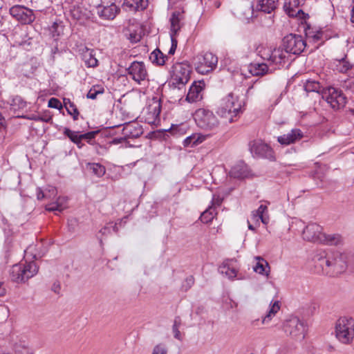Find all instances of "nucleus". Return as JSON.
<instances>
[{
	"label": "nucleus",
	"instance_id": "f257e3e1",
	"mask_svg": "<svg viewBox=\"0 0 354 354\" xmlns=\"http://www.w3.org/2000/svg\"><path fill=\"white\" fill-rule=\"evenodd\" d=\"M348 254L339 251L331 252L325 254H319L316 258L319 261L320 266L329 275H337L344 272L348 266Z\"/></svg>",
	"mask_w": 354,
	"mask_h": 354
},
{
	"label": "nucleus",
	"instance_id": "f03ea898",
	"mask_svg": "<svg viewBox=\"0 0 354 354\" xmlns=\"http://www.w3.org/2000/svg\"><path fill=\"white\" fill-rule=\"evenodd\" d=\"M241 109L242 104L239 97L232 93H230L221 100L216 113L230 122H232L234 118L241 113Z\"/></svg>",
	"mask_w": 354,
	"mask_h": 354
},
{
	"label": "nucleus",
	"instance_id": "7ed1b4c3",
	"mask_svg": "<svg viewBox=\"0 0 354 354\" xmlns=\"http://www.w3.org/2000/svg\"><path fill=\"white\" fill-rule=\"evenodd\" d=\"M335 334L342 344H351L354 338V319L346 317L338 319L335 323Z\"/></svg>",
	"mask_w": 354,
	"mask_h": 354
},
{
	"label": "nucleus",
	"instance_id": "20e7f679",
	"mask_svg": "<svg viewBox=\"0 0 354 354\" xmlns=\"http://www.w3.org/2000/svg\"><path fill=\"white\" fill-rule=\"evenodd\" d=\"M259 55L263 60L269 62L276 68L283 66L288 61L287 52L281 48L274 49L268 47L262 48L259 50Z\"/></svg>",
	"mask_w": 354,
	"mask_h": 354
},
{
	"label": "nucleus",
	"instance_id": "39448f33",
	"mask_svg": "<svg viewBox=\"0 0 354 354\" xmlns=\"http://www.w3.org/2000/svg\"><path fill=\"white\" fill-rule=\"evenodd\" d=\"M184 14L183 12L176 10L172 12L170 18V31L169 35L171 37V47L168 51L169 55H174L177 48L178 40L176 37L181 28L184 25Z\"/></svg>",
	"mask_w": 354,
	"mask_h": 354
},
{
	"label": "nucleus",
	"instance_id": "423d86ee",
	"mask_svg": "<svg viewBox=\"0 0 354 354\" xmlns=\"http://www.w3.org/2000/svg\"><path fill=\"white\" fill-rule=\"evenodd\" d=\"M218 64V57L212 53L206 52L195 58V68L198 73L206 75L214 70Z\"/></svg>",
	"mask_w": 354,
	"mask_h": 354
},
{
	"label": "nucleus",
	"instance_id": "0eeeda50",
	"mask_svg": "<svg viewBox=\"0 0 354 354\" xmlns=\"http://www.w3.org/2000/svg\"><path fill=\"white\" fill-rule=\"evenodd\" d=\"M322 96L333 109L343 108L346 103V97L342 91L334 87L322 89Z\"/></svg>",
	"mask_w": 354,
	"mask_h": 354
},
{
	"label": "nucleus",
	"instance_id": "6e6552de",
	"mask_svg": "<svg viewBox=\"0 0 354 354\" xmlns=\"http://www.w3.org/2000/svg\"><path fill=\"white\" fill-rule=\"evenodd\" d=\"M283 330L287 335L297 341L304 339L306 326L298 317H293L286 320L283 324Z\"/></svg>",
	"mask_w": 354,
	"mask_h": 354
},
{
	"label": "nucleus",
	"instance_id": "1a4fd4ad",
	"mask_svg": "<svg viewBox=\"0 0 354 354\" xmlns=\"http://www.w3.org/2000/svg\"><path fill=\"white\" fill-rule=\"evenodd\" d=\"M194 118L196 124L205 130H213L218 125V121L214 113L204 109L196 110Z\"/></svg>",
	"mask_w": 354,
	"mask_h": 354
},
{
	"label": "nucleus",
	"instance_id": "9d476101",
	"mask_svg": "<svg viewBox=\"0 0 354 354\" xmlns=\"http://www.w3.org/2000/svg\"><path fill=\"white\" fill-rule=\"evenodd\" d=\"M39 268L33 261L29 262L23 266L15 265L12 269L13 280L17 282H24L34 277L38 272Z\"/></svg>",
	"mask_w": 354,
	"mask_h": 354
},
{
	"label": "nucleus",
	"instance_id": "9b49d317",
	"mask_svg": "<svg viewBox=\"0 0 354 354\" xmlns=\"http://www.w3.org/2000/svg\"><path fill=\"white\" fill-rule=\"evenodd\" d=\"M191 68L185 62H178L173 65L171 80L174 84L180 86L186 84L190 78Z\"/></svg>",
	"mask_w": 354,
	"mask_h": 354
},
{
	"label": "nucleus",
	"instance_id": "f8f14e48",
	"mask_svg": "<svg viewBox=\"0 0 354 354\" xmlns=\"http://www.w3.org/2000/svg\"><path fill=\"white\" fill-rule=\"evenodd\" d=\"M283 45L287 53L299 55L306 47V41L301 35L290 34L283 39Z\"/></svg>",
	"mask_w": 354,
	"mask_h": 354
},
{
	"label": "nucleus",
	"instance_id": "ddd939ff",
	"mask_svg": "<svg viewBox=\"0 0 354 354\" xmlns=\"http://www.w3.org/2000/svg\"><path fill=\"white\" fill-rule=\"evenodd\" d=\"M161 111L160 100L153 97L148 102L145 109L143 110V115L145 121L150 124H156L160 122V113Z\"/></svg>",
	"mask_w": 354,
	"mask_h": 354
},
{
	"label": "nucleus",
	"instance_id": "4468645a",
	"mask_svg": "<svg viewBox=\"0 0 354 354\" xmlns=\"http://www.w3.org/2000/svg\"><path fill=\"white\" fill-rule=\"evenodd\" d=\"M250 151L253 156L265 158L270 160L275 159L272 149L260 140L250 143Z\"/></svg>",
	"mask_w": 354,
	"mask_h": 354
},
{
	"label": "nucleus",
	"instance_id": "2eb2a0df",
	"mask_svg": "<svg viewBox=\"0 0 354 354\" xmlns=\"http://www.w3.org/2000/svg\"><path fill=\"white\" fill-rule=\"evenodd\" d=\"M120 11V8L113 1L108 2L102 0V3L96 7V12L102 19L112 20Z\"/></svg>",
	"mask_w": 354,
	"mask_h": 354
},
{
	"label": "nucleus",
	"instance_id": "dca6fc26",
	"mask_svg": "<svg viewBox=\"0 0 354 354\" xmlns=\"http://www.w3.org/2000/svg\"><path fill=\"white\" fill-rule=\"evenodd\" d=\"M128 74L137 83L141 84L147 80L148 73L145 64L142 62H133L127 68Z\"/></svg>",
	"mask_w": 354,
	"mask_h": 354
},
{
	"label": "nucleus",
	"instance_id": "f3484780",
	"mask_svg": "<svg viewBox=\"0 0 354 354\" xmlns=\"http://www.w3.org/2000/svg\"><path fill=\"white\" fill-rule=\"evenodd\" d=\"M10 15L24 24H28L35 20L32 10L21 6H15L10 9Z\"/></svg>",
	"mask_w": 354,
	"mask_h": 354
},
{
	"label": "nucleus",
	"instance_id": "a211bd4d",
	"mask_svg": "<svg viewBox=\"0 0 354 354\" xmlns=\"http://www.w3.org/2000/svg\"><path fill=\"white\" fill-rule=\"evenodd\" d=\"M302 236L304 240L320 243L322 238L324 237L322 227L315 223H309L304 229Z\"/></svg>",
	"mask_w": 354,
	"mask_h": 354
},
{
	"label": "nucleus",
	"instance_id": "6ab92c4d",
	"mask_svg": "<svg viewBox=\"0 0 354 354\" xmlns=\"http://www.w3.org/2000/svg\"><path fill=\"white\" fill-rule=\"evenodd\" d=\"M304 136L299 129H292L290 131L277 137V141L281 145H289L300 140Z\"/></svg>",
	"mask_w": 354,
	"mask_h": 354
},
{
	"label": "nucleus",
	"instance_id": "aec40b11",
	"mask_svg": "<svg viewBox=\"0 0 354 354\" xmlns=\"http://www.w3.org/2000/svg\"><path fill=\"white\" fill-rule=\"evenodd\" d=\"M229 175L234 178L242 179L250 175V171L247 165L240 161L231 168Z\"/></svg>",
	"mask_w": 354,
	"mask_h": 354
},
{
	"label": "nucleus",
	"instance_id": "412c9836",
	"mask_svg": "<svg viewBox=\"0 0 354 354\" xmlns=\"http://www.w3.org/2000/svg\"><path fill=\"white\" fill-rule=\"evenodd\" d=\"M203 84L201 82H194L190 86L186 97V100L189 102H196L202 99V91Z\"/></svg>",
	"mask_w": 354,
	"mask_h": 354
},
{
	"label": "nucleus",
	"instance_id": "4be33fe9",
	"mask_svg": "<svg viewBox=\"0 0 354 354\" xmlns=\"http://www.w3.org/2000/svg\"><path fill=\"white\" fill-rule=\"evenodd\" d=\"M147 5V0H124L122 4V8L126 10L135 12L145 9Z\"/></svg>",
	"mask_w": 354,
	"mask_h": 354
},
{
	"label": "nucleus",
	"instance_id": "5701e85b",
	"mask_svg": "<svg viewBox=\"0 0 354 354\" xmlns=\"http://www.w3.org/2000/svg\"><path fill=\"white\" fill-rule=\"evenodd\" d=\"M280 310V304L279 301H272L269 305L266 314L262 317L261 324L265 325L269 324L276 314Z\"/></svg>",
	"mask_w": 354,
	"mask_h": 354
},
{
	"label": "nucleus",
	"instance_id": "b1692460",
	"mask_svg": "<svg viewBox=\"0 0 354 354\" xmlns=\"http://www.w3.org/2000/svg\"><path fill=\"white\" fill-rule=\"evenodd\" d=\"M82 59L87 67H95L97 65V59L95 57L93 50L86 47L82 49Z\"/></svg>",
	"mask_w": 354,
	"mask_h": 354
},
{
	"label": "nucleus",
	"instance_id": "393cba45",
	"mask_svg": "<svg viewBox=\"0 0 354 354\" xmlns=\"http://www.w3.org/2000/svg\"><path fill=\"white\" fill-rule=\"evenodd\" d=\"M255 265L253 266V270L262 275L268 276L270 272V266L268 263L261 257H255Z\"/></svg>",
	"mask_w": 354,
	"mask_h": 354
},
{
	"label": "nucleus",
	"instance_id": "a878e982",
	"mask_svg": "<svg viewBox=\"0 0 354 354\" xmlns=\"http://www.w3.org/2000/svg\"><path fill=\"white\" fill-rule=\"evenodd\" d=\"M207 138V135L198 133H193L184 140L183 145L187 147H193L204 142Z\"/></svg>",
	"mask_w": 354,
	"mask_h": 354
},
{
	"label": "nucleus",
	"instance_id": "bb28decb",
	"mask_svg": "<svg viewBox=\"0 0 354 354\" xmlns=\"http://www.w3.org/2000/svg\"><path fill=\"white\" fill-rule=\"evenodd\" d=\"M218 271L221 274L225 275L230 279H235L237 274V270L232 266L231 261L223 262V264L219 266Z\"/></svg>",
	"mask_w": 354,
	"mask_h": 354
},
{
	"label": "nucleus",
	"instance_id": "cd10ccee",
	"mask_svg": "<svg viewBox=\"0 0 354 354\" xmlns=\"http://www.w3.org/2000/svg\"><path fill=\"white\" fill-rule=\"evenodd\" d=\"M123 132L129 138H137L142 133V129L138 124L129 123L123 128Z\"/></svg>",
	"mask_w": 354,
	"mask_h": 354
},
{
	"label": "nucleus",
	"instance_id": "c85d7f7f",
	"mask_svg": "<svg viewBox=\"0 0 354 354\" xmlns=\"http://www.w3.org/2000/svg\"><path fill=\"white\" fill-rule=\"evenodd\" d=\"M67 207V198L59 196L55 202L48 204L46 209L50 212L58 211L62 212Z\"/></svg>",
	"mask_w": 354,
	"mask_h": 354
},
{
	"label": "nucleus",
	"instance_id": "c756f323",
	"mask_svg": "<svg viewBox=\"0 0 354 354\" xmlns=\"http://www.w3.org/2000/svg\"><path fill=\"white\" fill-rule=\"evenodd\" d=\"M333 65L335 69L342 73H345L351 70L353 67V64L347 59L346 56L341 59H336L333 61Z\"/></svg>",
	"mask_w": 354,
	"mask_h": 354
},
{
	"label": "nucleus",
	"instance_id": "7c9ffc66",
	"mask_svg": "<svg viewBox=\"0 0 354 354\" xmlns=\"http://www.w3.org/2000/svg\"><path fill=\"white\" fill-rule=\"evenodd\" d=\"M268 66L265 63H252L249 66L250 73L254 76L264 75L268 72Z\"/></svg>",
	"mask_w": 354,
	"mask_h": 354
},
{
	"label": "nucleus",
	"instance_id": "2f4dec72",
	"mask_svg": "<svg viewBox=\"0 0 354 354\" xmlns=\"http://www.w3.org/2000/svg\"><path fill=\"white\" fill-rule=\"evenodd\" d=\"M277 5V0H259L257 8L266 12L270 13Z\"/></svg>",
	"mask_w": 354,
	"mask_h": 354
},
{
	"label": "nucleus",
	"instance_id": "473e14b6",
	"mask_svg": "<svg viewBox=\"0 0 354 354\" xmlns=\"http://www.w3.org/2000/svg\"><path fill=\"white\" fill-rule=\"evenodd\" d=\"M149 59L153 64L157 66H163L168 57L157 48L150 54Z\"/></svg>",
	"mask_w": 354,
	"mask_h": 354
},
{
	"label": "nucleus",
	"instance_id": "72a5a7b5",
	"mask_svg": "<svg viewBox=\"0 0 354 354\" xmlns=\"http://www.w3.org/2000/svg\"><path fill=\"white\" fill-rule=\"evenodd\" d=\"M343 240L339 234H326L324 233V237L322 238L320 243L329 245H338L342 243Z\"/></svg>",
	"mask_w": 354,
	"mask_h": 354
},
{
	"label": "nucleus",
	"instance_id": "f704fd0d",
	"mask_svg": "<svg viewBox=\"0 0 354 354\" xmlns=\"http://www.w3.org/2000/svg\"><path fill=\"white\" fill-rule=\"evenodd\" d=\"M304 84V88L306 91V93H322V86L320 83L318 81L314 80H306L303 83Z\"/></svg>",
	"mask_w": 354,
	"mask_h": 354
},
{
	"label": "nucleus",
	"instance_id": "c9c22d12",
	"mask_svg": "<svg viewBox=\"0 0 354 354\" xmlns=\"http://www.w3.org/2000/svg\"><path fill=\"white\" fill-rule=\"evenodd\" d=\"M299 5V0H285L283 4V8L286 13L289 16H295L300 10L296 11L295 8H297Z\"/></svg>",
	"mask_w": 354,
	"mask_h": 354
},
{
	"label": "nucleus",
	"instance_id": "e433bc0d",
	"mask_svg": "<svg viewBox=\"0 0 354 354\" xmlns=\"http://www.w3.org/2000/svg\"><path fill=\"white\" fill-rule=\"evenodd\" d=\"M86 169L91 171L95 176L100 178L105 174V167L100 163L88 162L86 164Z\"/></svg>",
	"mask_w": 354,
	"mask_h": 354
},
{
	"label": "nucleus",
	"instance_id": "4c0bfd02",
	"mask_svg": "<svg viewBox=\"0 0 354 354\" xmlns=\"http://www.w3.org/2000/svg\"><path fill=\"white\" fill-rule=\"evenodd\" d=\"M64 26L61 21H55L50 27V31L52 36L57 39L60 36L64 34Z\"/></svg>",
	"mask_w": 354,
	"mask_h": 354
},
{
	"label": "nucleus",
	"instance_id": "58836bf2",
	"mask_svg": "<svg viewBox=\"0 0 354 354\" xmlns=\"http://www.w3.org/2000/svg\"><path fill=\"white\" fill-rule=\"evenodd\" d=\"M215 215V209L211 206L202 213L201 215V221L204 223H208L213 220Z\"/></svg>",
	"mask_w": 354,
	"mask_h": 354
},
{
	"label": "nucleus",
	"instance_id": "ea45409f",
	"mask_svg": "<svg viewBox=\"0 0 354 354\" xmlns=\"http://www.w3.org/2000/svg\"><path fill=\"white\" fill-rule=\"evenodd\" d=\"M255 211V214H259L261 218V223L267 225L269 223L270 218L268 212V207L265 205H261Z\"/></svg>",
	"mask_w": 354,
	"mask_h": 354
},
{
	"label": "nucleus",
	"instance_id": "a19ab883",
	"mask_svg": "<svg viewBox=\"0 0 354 354\" xmlns=\"http://www.w3.org/2000/svg\"><path fill=\"white\" fill-rule=\"evenodd\" d=\"M64 106L65 108L68 112V113L73 116V118L74 120H77L79 112L76 107V106L71 102L69 100H68V102H66V100H64Z\"/></svg>",
	"mask_w": 354,
	"mask_h": 354
},
{
	"label": "nucleus",
	"instance_id": "79ce46f5",
	"mask_svg": "<svg viewBox=\"0 0 354 354\" xmlns=\"http://www.w3.org/2000/svg\"><path fill=\"white\" fill-rule=\"evenodd\" d=\"M71 17L77 21H81L86 18V13L83 12L80 7L73 6L70 10Z\"/></svg>",
	"mask_w": 354,
	"mask_h": 354
},
{
	"label": "nucleus",
	"instance_id": "37998d69",
	"mask_svg": "<svg viewBox=\"0 0 354 354\" xmlns=\"http://www.w3.org/2000/svg\"><path fill=\"white\" fill-rule=\"evenodd\" d=\"M104 92V88L101 85L93 86L87 93V97L94 100L97 97L99 94H102Z\"/></svg>",
	"mask_w": 354,
	"mask_h": 354
},
{
	"label": "nucleus",
	"instance_id": "c03bdc74",
	"mask_svg": "<svg viewBox=\"0 0 354 354\" xmlns=\"http://www.w3.org/2000/svg\"><path fill=\"white\" fill-rule=\"evenodd\" d=\"M64 134L73 143L77 142L79 139H82L80 132L72 131L68 128L64 129Z\"/></svg>",
	"mask_w": 354,
	"mask_h": 354
},
{
	"label": "nucleus",
	"instance_id": "a18cd8bd",
	"mask_svg": "<svg viewBox=\"0 0 354 354\" xmlns=\"http://www.w3.org/2000/svg\"><path fill=\"white\" fill-rule=\"evenodd\" d=\"M180 324H181L180 319L179 317L175 318L174 324L172 326V331H173L174 337L178 340H182V335L179 330Z\"/></svg>",
	"mask_w": 354,
	"mask_h": 354
},
{
	"label": "nucleus",
	"instance_id": "49530a36",
	"mask_svg": "<svg viewBox=\"0 0 354 354\" xmlns=\"http://www.w3.org/2000/svg\"><path fill=\"white\" fill-rule=\"evenodd\" d=\"M112 230L116 232L117 227L115 225L111 224L110 225L104 226V227H102L100 230V234H102V236L99 237L100 241H102L103 236L110 234Z\"/></svg>",
	"mask_w": 354,
	"mask_h": 354
},
{
	"label": "nucleus",
	"instance_id": "de8ad7c7",
	"mask_svg": "<svg viewBox=\"0 0 354 354\" xmlns=\"http://www.w3.org/2000/svg\"><path fill=\"white\" fill-rule=\"evenodd\" d=\"M168 348L165 343H160L156 345L151 354H167Z\"/></svg>",
	"mask_w": 354,
	"mask_h": 354
},
{
	"label": "nucleus",
	"instance_id": "09e8293b",
	"mask_svg": "<svg viewBox=\"0 0 354 354\" xmlns=\"http://www.w3.org/2000/svg\"><path fill=\"white\" fill-rule=\"evenodd\" d=\"M188 125L187 124H180L173 127L172 131L174 133L181 136L186 133Z\"/></svg>",
	"mask_w": 354,
	"mask_h": 354
},
{
	"label": "nucleus",
	"instance_id": "8fccbe9b",
	"mask_svg": "<svg viewBox=\"0 0 354 354\" xmlns=\"http://www.w3.org/2000/svg\"><path fill=\"white\" fill-rule=\"evenodd\" d=\"M12 105L17 106L18 109H24L26 106V102L20 96H15L12 99Z\"/></svg>",
	"mask_w": 354,
	"mask_h": 354
},
{
	"label": "nucleus",
	"instance_id": "3c124183",
	"mask_svg": "<svg viewBox=\"0 0 354 354\" xmlns=\"http://www.w3.org/2000/svg\"><path fill=\"white\" fill-rule=\"evenodd\" d=\"M253 10L252 6H248L245 8V10L243 12L240 18H241L244 21H248L252 17Z\"/></svg>",
	"mask_w": 354,
	"mask_h": 354
},
{
	"label": "nucleus",
	"instance_id": "603ef678",
	"mask_svg": "<svg viewBox=\"0 0 354 354\" xmlns=\"http://www.w3.org/2000/svg\"><path fill=\"white\" fill-rule=\"evenodd\" d=\"M48 106L50 108H53V109H62V104L61 102L55 97H52L48 100Z\"/></svg>",
	"mask_w": 354,
	"mask_h": 354
},
{
	"label": "nucleus",
	"instance_id": "864d4df0",
	"mask_svg": "<svg viewBox=\"0 0 354 354\" xmlns=\"http://www.w3.org/2000/svg\"><path fill=\"white\" fill-rule=\"evenodd\" d=\"M306 35L308 39H311L313 41H316L321 39L322 33L320 32H313L309 30H306Z\"/></svg>",
	"mask_w": 354,
	"mask_h": 354
},
{
	"label": "nucleus",
	"instance_id": "5fc2aeb1",
	"mask_svg": "<svg viewBox=\"0 0 354 354\" xmlns=\"http://www.w3.org/2000/svg\"><path fill=\"white\" fill-rule=\"evenodd\" d=\"M141 28L139 29V31H134L129 33V39L131 42L136 43L139 41L141 39Z\"/></svg>",
	"mask_w": 354,
	"mask_h": 354
},
{
	"label": "nucleus",
	"instance_id": "6e6d98bb",
	"mask_svg": "<svg viewBox=\"0 0 354 354\" xmlns=\"http://www.w3.org/2000/svg\"><path fill=\"white\" fill-rule=\"evenodd\" d=\"M27 119L35 120V121H42L45 122H48L50 120V117H41L36 115H31L28 117H26Z\"/></svg>",
	"mask_w": 354,
	"mask_h": 354
},
{
	"label": "nucleus",
	"instance_id": "4d7b16f0",
	"mask_svg": "<svg viewBox=\"0 0 354 354\" xmlns=\"http://www.w3.org/2000/svg\"><path fill=\"white\" fill-rule=\"evenodd\" d=\"M97 133V131H89L88 133L81 134V138L82 140H86L88 142H89L95 137Z\"/></svg>",
	"mask_w": 354,
	"mask_h": 354
},
{
	"label": "nucleus",
	"instance_id": "13d9d810",
	"mask_svg": "<svg viewBox=\"0 0 354 354\" xmlns=\"http://www.w3.org/2000/svg\"><path fill=\"white\" fill-rule=\"evenodd\" d=\"M261 216L259 214H255V211H252L250 215V220L254 222L255 224L259 225L260 222H261Z\"/></svg>",
	"mask_w": 354,
	"mask_h": 354
},
{
	"label": "nucleus",
	"instance_id": "bf43d9fd",
	"mask_svg": "<svg viewBox=\"0 0 354 354\" xmlns=\"http://www.w3.org/2000/svg\"><path fill=\"white\" fill-rule=\"evenodd\" d=\"M222 203V198L219 196L213 195L212 199V206H219Z\"/></svg>",
	"mask_w": 354,
	"mask_h": 354
},
{
	"label": "nucleus",
	"instance_id": "052dcab7",
	"mask_svg": "<svg viewBox=\"0 0 354 354\" xmlns=\"http://www.w3.org/2000/svg\"><path fill=\"white\" fill-rule=\"evenodd\" d=\"M47 197L46 194L44 193V192L40 189H37V198L38 200H42L44 198Z\"/></svg>",
	"mask_w": 354,
	"mask_h": 354
},
{
	"label": "nucleus",
	"instance_id": "680f3d73",
	"mask_svg": "<svg viewBox=\"0 0 354 354\" xmlns=\"http://www.w3.org/2000/svg\"><path fill=\"white\" fill-rule=\"evenodd\" d=\"M0 313L3 315L4 319H6L8 315V310L7 308H6L4 307H1L0 308Z\"/></svg>",
	"mask_w": 354,
	"mask_h": 354
},
{
	"label": "nucleus",
	"instance_id": "e2e57ef3",
	"mask_svg": "<svg viewBox=\"0 0 354 354\" xmlns=\"http://www.w3.org/2000/svg\"><path fill=\"white\" fill-rule=\"evenodd\" d=\"M6 289L3 287V285L2 283H0V297L4 296L6 295Z\"/></svg>",
	"mask_w": 354,
	"mask_h": 354
},
{
	"label": "nucleus",
	"instance_id": "0e129e2a",
	"mask_svg": "<svg viewBox=\"0 0 354 354\" xmlns=\"http://www.w3.org/2000/svg\"><path fill=\"white\" fill-rule=\"evenodd\" d=\"M186 282L187 283L189 288L191 287L194 284V278L192 277L187 278Z\"/></svg>",
	"mask_w": 354,
	"mask_h": 354
},
{
	"label": "nucleus",
	"instance_id": "69168bd1",
	"mask_svg": "<svg viewBox=\"0 0 354 354\" xmlns=\"http://www.w3.org/2000/svg\"><path fill=\"white\" fill-rule=\"evenodd\" d=\"M259 319H256L251 322V325L254 327L257 326L259 325Z\"/></svg>",
	"mask_w": 354,
	"mask_h": 354
},
{
	"label": "nucleus",
	"instance_id": "338daca9",
	"mask_svg": "<svg viewBox=\"0 0 354 354\" xmlns=\"http://www.w3.org/2000/svg\"><path fill=\"white\" fill-rule=\"evenodd\" d=\"M82 139H79L77 142H75V144L77 146L78 148L81 149L84 146V144L82 142Z\"/></svg>",
	"mask_w": 354,
	"mask_h": 354
},
{
	"label": "nucleus",
	"instance_id": "774afa93",
	"mask_svg": "<svg viewBox=\"0 0 354 354\" xmlns=\"http://www.w3.org/2000/svg\"><path fill=\"white\" fill-rule=\"evenodd\" d=\"M351 21L352 23H354V5L351 10Z\"/></svg>",
	"mask_w": 354,
	"mask_h": 354
}]
</instances>
